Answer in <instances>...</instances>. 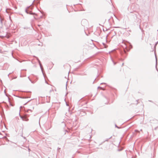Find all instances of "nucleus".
Here are the masks:
<instances>
[{
    "instance_id": "nucleus-1",
    "label": "nucleus",
    "mask_w": 158,
    "mask_h": 158,
    "mask_svg": "<svg viewBox=\"0 0 158 158\" xmlns=\"http://www.w3.org/2000/svg\"><path fill=\"white\" fill-rule=\"evenodd\" d=\"M22 118L23 120L24 121H27L28 120V118H27L26 116H24L23 117H22Z\"/></svg>"
}]
</instances>
